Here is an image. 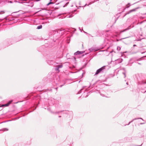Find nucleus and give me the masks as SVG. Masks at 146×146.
I'll list each match as a JSON object with an SVG mask.
<instances>
[{
  "mask_svg": "<svg viewBox=\"0 0 146 146\" xmlns=\"http://www.w3.org/2000/svg\"><path fill=\"white\" fill-rule=\"evenodd\" d=\"M57 67L59 68H60L62 67V64L61 65H59L57 66Z\"/></svg>",
  "mask_w": 146,
  "mask_h": 146,
  "instance_id": "obj_10",
  "label": "nucleus"
},
{
  "mask_svg": "<svg viewBox=\"0 0 146 146\" xmlns=\"http://www.w3.org/2000/svg\"><path fill=\"white\" fill-rule=\"evenodd\" d=\"M146 92V91L145 92Z\"/></svg>",
  "mask_w": 146,
  "mask_h": 146,
  "instance_id": "obj_39",
  "label": "nucleus"
},
{
  "mask_svg": "<svg viewBox=\"0 0 146 146\" xmlns=\"http://www.w3.org/2000/svg\"><path fill=\"white\" fill-rule=\"evenodd\" d=\"M2 130L3 131H7L8 130V129L7 128H4Z\"/></svg>",
  "mask_w": 146,
  "mask_h": 146,
  "instance_id": "obj_11",
  "label": "nucleus"
},
{
  "mask_svg": "<svg viewBox=\"0 0 146 146\" xmlns=\"http://www.w3.org/2000/svg\"><path fill=\"white\" fill-rule=\"evenodd\" d=\"M141 119L142 120H143V119H142V118H138V119Z\"/></svg>",
  "mask_w": 146,
  "mask_h": 146,
  "instance_id": "obj_22",
  "label": "nucleus"
},
{
  "mask_svg": "<svg viewBox=\"0 0 146 146\" xmlns=\"http://www.w3.org/2000/svg\"><path fill=\"white\" fill-rule=\"evenodd\" d=\"M123 74L124 75V77H126V75H125V72H123Z\"/></svg>",
  "mask_w": 146,
  "mask_h": 146,
  "instance_id": "obj_19",
  "label": "nucleus"
},
{
  "mask_svg": "<svg viewBox=\"0 0 146 146\" xmlns=\"http://www.w3.org/2000/svg\"><path fill=\"white\" fill-rule=\"evenodd\" d=\"M144 123H140V124L141 125H142V124H144Z\"/></svg>",
  "mask_w": 146,
  "mask_h": 146,
  "instance_id": "obj_24",
  "label": "nucleus"
},
{
  "mask_svg": "<svg viewBox=\"0 0 146 146\" xmlns=\"http://www.w3.org/2000/svg\"><path fill=\"white\" fill-rule=\"evenodd\" d=\"M121 50V48L120 47H119V46H117V50L118 51H119Z\"/></svg>",
  "mask_w": 146,
  "mask_h": 146,
  "instance_id": "obj_13",
  "label": "nucleus"
},
{
  "mask_svg": "<svg viewBox=\"0 0 146 146\" xmlns=\"http://www.w3.org/2000/svg\"><path fill=\"white\" fill-rule=\"evenodd\" d=\"M113 52V50H112V51H111L110 52V53H111L112 52Z\"/></svg>",
  "mask_w": 146,
  "mask_h": 146,
  "instance_id": "obj_21",
  "label": "nucleus"
},
{
  "mask_svg": "<svg viewBox=\"0 0 146 146\" xmlns=\"http://www.w3.org/2000/svg\"><path fill=\"white\" fill-rule=\"evenodd\" d=\"M146 84V81L145 82L144 80L142 81L139 82L138 84Z\"/></svg>",
  "mask_w": 146,
  "mask_h": 146,
  "instance_id": "obj_5",
  "label": "nucleus"
},
{
  "mask_svg": "<svg viewBox=\"0 0 146 146\" xmlns=\"http://www.w3.org/2000/svg\"><path fill=\"white\" fill-rule=\"evenodd\" d=\"M100 95L102 96H103V97H106V96H105L103 94H100ZM106 97H107L106 96Z\"/></svg>",
  "mask_w": 146,
  "mask_h": 146,
  "instance_id": "obj_18",
  "label": "nucleus"
},
{
  "mask_svg": "<svg viewBox=\"0 0 146 146\" xmlns=\"http://www.w3.org/2000/svg\"><path fill=\"white\" fill-rule=\"evenodd\" d=\"M83 90V89H81L78 92V94H80L81 92H82V91Z\"/></svg>",
  "mask_w": 146,
  "mask_h": 146,
  "instance_id": "obj_16",
  "label": "nucleus"
},
{
  "mask_svg": "<svg viewBox=\"0 0 146 146\" xmlns=\"http://www.w3.org/2000/svg\"><path fill=\"white\" fill-rule=\"evenodd\" d=\"M91 4V2L90 3H89V4L88 5V6L89 5H90V4Z\"/></svg>",
  "mask_w": 146,
  "mask_h": 146,
  "instance_id": "obj_26",
  "label": "nucleus"
},
{
  "mask_svg": "<svg viewBox=\"0 0 146 146\" xmlns=\"http://www.w3.org/2000/svg\"><path fill=\"white\" fill-rule=\"evenodd\" d=\"M54 3L52 2L51 1H50V2H49L46 5L48 6L51 4H53Z\"/></svg>",
  "mask_w": 146,
  "mask_h": 146,
  "instance_id": "obj_8",
  "label": "nucleus"
},
{
  "mask_svg": "<svg viewBox=\"0 0 146 146\" xmlns=\"http://www.w3.org/2000/svg\"><path fill=\"white\" fill-rule=\"evenodd\" d=\"M135 10V9H132L130 11H129V12L127 14H128L129 13H130L132 11H134Z\"/></svg>",
  "mask_w": 146,
  "mask_h": 146,
  "instance_id": "obj_12",
  "label": "nucleus"
},
{
  "mask_svg": "<svg viewBox=\"0 0 146 146\" xmlns=\"http://www.w3.org/2000/svg\"><path fill=\"white\" fill-rule=\"evenodd\" d=\"M78 54H79V51H78L76 52H75L74 53V55H76Z\"/></svg>",
  "mask_w": 146,
  "mask_h": 146,
  "instance_id": "obj_7",
  "label": "nucleus"
},
{
  "mask_svg": "<svg viewBox=\"0 0 146 146\" xmlns=\"http://www.w3.org/2000/svg\"><path fill=\"white\" fill-rule=\"evenodd\" d=\"M106 67V66H104L97 70L95 73V74L97 75L101 72H104L105 70Z\"/></svg>",
  "mask_w": 146,
  "mask_h": 146,
  "instance_id": "obj_1",
  "label": "nucleus"
},
{
  "mask_svg": "<svg viewBox=\"0 0 146 146\" xmlns=\"http://www.w3.org/2000/svg\"><path fill=\"white\" fill-rule=\"evenodd\" d=\"M62 86H63V85H61V86H60V87H61Z\"/></svg>",
  "mask_w": 146,
  "mask_h": 146,
  "instance_id": "obj_30",
  "label": "nucleus"
},
{
  "mask_svg": "<svg viewBox=\"0 0 146 146\" xmlns=\"http://www.w3.org/2000/svg\"><path fill=\"white\" fill-rule=\"evenodd\" d=\"M89 50H90V52H92L93 51H96L97 50L95 48H92H92H89Z\"/></svg>",
  "mask_w": 146,
  "mask_h": 146,
  "instance_id": "obj_4",
  "label": "nucleus"
},
{
  "mask_svg": "<svg viewBox=\"0 0 146 146\" xmlns=\"http://www.w3.org/2000/svg\"><path fill=\"white\" fill-rule=\"evenodd\" d=\"M79 30L81 32H82V30H81V29H80V27H79Z\"/></svg>",
  "mask_w": 146,
  "mask_h": 146,
  "instance_id": "obj_20",
  "label": "nucleus"
},
{
  "mask_svg": "<svg viewBox=\"0 0 146 146\" xmlns=\"http://www.w3.org/2000/svg\"><path fill=\"white\" fill-rule=\"evenodd\" d=\"M12 101H9L8 103H7L6 104H3L1 106V107H6L8 106L12 102Z\"/></svg>",
  "mask_w": 146,
  "mask_h": 146,
  "instance_id": "obj_3",
  "label": "nucleus"
},
{
  "mask_svg": "<svg viewBox=\"0 0 146 146\" xmlns=\"http://www.w3.org/2000/svg\"><path fill=\"white\" fill-rule=\"evenodd\" d=\"M52 0H50V1H52Z\"/></svg>",
  "mask_w": 146,
  "mask_h": 146,
  "instance_id": "obj_36",
  "label": "nucleus"
},
{
  "mask_svg": "<svg viewBox=\"0 0 146 146\" xmlns=\"http://www.w3.org/2000/svg\"><path fill=\"white\" fill-rule=\"evenodd\" d=\"M59 68L56 66V67L55 68V70L56 71H58V72H59Z\"/></svg>",
  "mask_w": 146,
  "mask_h": 146,
  "instance_id": "obj_14",
  "label": "nucleus"
},
{
  "mask_svg": "<svg viewBox=\"0 0 146 146\" xmlns=\"http://www.w3.org/2000/svg\"><path fill=\"white\" fill-rule=\"evenodd\" d=\"M59 112H60V111H58V112H57L56 113H59Z\"/></svg>",
  "mask_w": 146,
  "mask_h": 146,
  "instance_id": "obj_27",
  "label": "nucleus"
},
{
  "mask_svg": "<svg viewBox=\"0 0 146 146\" xmlns=\"http://www.w3.org/2000/svg\"><path fill=\"white\" fill-rule=\"evenodd\" d=\"M61 117V116H59V117Z\"/></svg>",
  "mask_w": 146,
  "mask_h": 146,
  "instance_id": "obj_34",
  "label": "nucleus"
},
{
  "mask_svg": "<svg viewBox=\"0 0 146 146\" xmlns=\"http://www.w3.org/2000/svg\"><path fill=\"white\" fill-rule=\"evenodd\" d=\"M137 119H136V118H135V119H133L131 121L129 122L128 124H127V125H129L130 124V123H131V122H133V121H134V120Z\"/></svg>",
  "mask_w": 146,
  "mask_h": 146,
  "instance_id": "obj_15",
  "label": "nucleus"
},
{
  "mask_svg": "<svg viewBox=\"0 0 146 146\" xmlns=\"http://www.w3.org/2000/svg\"><path fill=\"white\" fill-rule=\"evenodd\" d=\"M83 31V32H84V33H86V32H85L84 31Z\"/></svg>",
  "mask_w": 146,
  "mask_h": 146,
  "instance_id": "obj_28",
  "label": "nucleus"
},
{
  "mask_svg": "<svg viewBox=\"0 0 146 146\" xmlns=\"http://www.w3.org/2000/svg\"><path fill=\"white\" fill-rule=\"evenodd\" d=\"M86 5H87V4H86L84 6H86Z\"/></svg>",
  "mask_w": 146,
  "mask_h": 146,
  "instance_id": "obj_35",
  "label": "nucleus"
},
{
  "mask_svg": "<svg viewBox=\"0 0 146 146\" xmlns=\"http://www.w3.org/2000/svg\"><path fill=\"white\" fill-rule=\"evenodd\" d=\"M128 37H127V38H128ZM127 38H127H123V39H125V38Z\"/></svg>",
  "mask_w": 146,
  "mask_h": 146,
  "instance_id": "obj_32",
  "label": "nucleus"
},
{
  "mask_svg": "<svg viewBox=\"0 0 146 146\" xmlns=\"http://www.w3.org/2000/svg\"><path fill=\"white\" fill-rule=\"evenodd\" d=\"M126 84H127V85H128V82H127L126 83Z\"/></svg>",
  "mask_w": 146,
  "mask_h": 146,
  "instance_id": "obj_31",
  "label": "nucleus"
},
{
  "mask_svg": "<svg viewBox=\"0 0 146 146\" xmlns=\"http://www.w3.org/2000/svg\"><path fill=\"white\" fill-rule=\"evenodd\" d=\"M138 64H140V63H138Z\"/></svg>",
  "mask_w": 146,
  "mask_h": 146,
  "instance_id": "obj_37",
  "label": "nucleus"
},
{
  "mask_svg": "<svg viewBox=\"0 0 146 146\" xmlns=\"http://www.w3.org/2000/svg\"><path fill=\"white\" fill-rule=\"evenodd\" d=\"M131 27V25L129 26V27H128L127 28L124 29V30H123L122 31H121V32H124V31H126L127 30H129V29H130L131 28V27Z\"/></svg>",
  "mask_w": 146,
  "mask_h": 146,
  "instance_id": "obj_6",
  "label": "nucleus"
},
{
  "mask_svg": "<svg viewBox=\"0 0 146 146\" xmlns=\"http://www.w3.org/2000/svg\"><path fill=\"white\" fill-rule=\"evenodd\" d=\"M68 3H66V4H68Z\"/></svg>",
  "mask_w": 146,
  "mask_h": 146,
  "instance_id": "obj_33",
  "label": "nucleus"
},
{
  "mask_svg": "<svg viewBox=\"0 0 146 146\" xmlns=\"http://www.w3.org/2000/svg\"><path fill=\"white\" fill-rule=\"evenodd\" d=\"M9 2L10 3H12V1H9Z\"/></svg>",
  "mask_w": 146,
  "mask_h": 146,
  "instance_id": "obj_23",
  "label": "nucleus"
},
{
  "mask_svg": "<svg viewBox=\"0 0 146 146\" xmlns=\"http://www.w3.org/2000/svg\"><path fill=\"white\" fill-rule=\"evenodd\" d=\"M84 51H79V54H82L84 53Z\"/></svg>",
  "mask_w": 146,
  "mask_h": 146,
  "instance_id": "obj_17",
  "label": "nucleus"
},
{
  "mask_svg": "<svg viewBox=\"0 0 146 146\" xmlns=\"http://www.w3.org/2000/svg\"><path fill=\"white\" fill-rule=\"evenodd\" d=\"M136 46V45H135V44H134V45H133V46L134 47V46Z\"/></svg>",
  "mask_w": 146,
  "mask_h": 146,
  "instance_id": "obj_25",
  "label": "nucleus"
},
{
  "mask_svg": "<svg viewBox=\"0 0 146 146\" xmlns=\"http://www.w3.org/2000/svg\"><path fill=\"white\" fill-rule=\"evenodd\" d=\"M23 3H28V2L25 3V2H23Z\"/></svg>",
  "mask_w": 146,
  "mask_h": 146,
  "instance_id": "obj_29",
  "label": "nucleus"
},
{
  "mask_svg": "<svg viewBox=\"0 0 146 146\" xmlns=\"http://www.w3.org/2000/svg\"><path fill=\"white\" fill-rule=\"evenodd\" d=\"M133 27V26L132 27Z\"/></svg>",
  "mask_w": 146,
  "mask_h": 146,
  "instance_id": "obj_38",
  "label": "nucleus"
},
{
  "mask_svg": "<svg viewBox=\"0 0 146 146\" xmlns=\"http://www.w3.org/2000/svg\"><path fill=\"white\" fill-rule=\"evenodd\" d=\"M42 26L41 25H40L38 26L37 27V29H41L42 28Z\"/></svg>",
  "mask_w": 146,
  "mask_h": 146,
  "instance_id": "obj_9",
  "label": "nucleus"
},
{
  "mask_svg": "<svg viewBox=\"0 0 146 146\" xmlns=\"http://www.w3.org/2000/svg\"><path fill=\"white\" fill-rule=\"evenodd\" d=\"M123 61V59L121 58H119L115 60V63L117 64L121 63Z\"/></svg>",
  "mask_w": 146,
  "mask_h": 146,
  "instance_id": "obj_2",
  "label": "nucleus"
}]
</instances>
